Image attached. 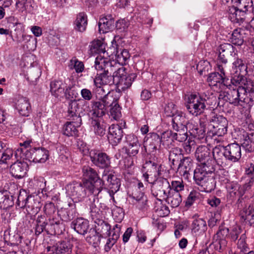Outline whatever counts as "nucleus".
Masks as SVG:
<instances>
[{
	"label": "nucleus",
	"instance_id": "37998d69",
	"mask_svg": "<svg viewBox=\"0 0 254 254\" xmlns=\"http://www.w3.org/2000/svg\"><path fill=\"white\" fill-rule=\"evenodd\" d=\"M236 7L248 14L252 13L254 15V5L252 0H237Z\"/></svg>",
	"mask_w": 254,
	"mask_h": 254
},
{
	"label": "nucleus",
	"instance_id": "9d476101",
	"mask_svg": "<svg viewBox=\"0 0 254 254\" xmlns=\"http://www.w3.org/2000/svg\"><path fill=\"white\" fill-rule=\"evenodd\" d=\"M149 183L152 184V194L159 200H161V198H165L167 193L170 190V185L168 181L161 176Z\"/></svg>",
	"mask_w": 254,
	"mask_h": 254
},
{
	"label": "nucleus",
	"instance_id": "5701e85b",
	"mask_svg": "<svg viewBox=\"0 0 254 254\" xmlns=\"http://www.w3.org/2000/svg\"><path fill=\"white\" fill-rule=\"evenodd\" d=\"M160 136L156 133L148 134L144 139L143 147L146 152L152 153L157 149V145L161 143Z\"/></svg>",
	"mask_w": 254,
	"mask_h": 254
},
{
	"label": "nucleus",
	"instance_id": "864d4df0",
	"mask_svg": "<svg viewBox=\"0 0 254 254\" xmlns=\"http://www.w3.org/2000/svg\"><path fill=\"white\" fill-rule=\"evenodd\" d=\"M115 56L118 63L123 65L129 59L130 54L127 50L120 49L116 50Z\"/></svg>",
	"mask_w": 254,
	"mask_h": 254
},
{
	"label": "nucleus",
	"instance_id": "69168bd1",
	"mask_svg": "<svg viewBox=\"0 0 254 254\" xmlns=\"http://www.w3.org/2000/svg\"><path fill=\"white\" fill-rule=\"evenodd\" d=\"M31 2L32 0H16L15 6L24 10L30 9L33 8Z\"/></svg>",
	"mask_w": 254,
	"mask_h": 254
},
{
	"label": "nucleus",
	"instance_id": "79ce46f5",
	"mask_svg": "<svg viewBox=\"0 0 254 254\" xmlns=\"http://www.w3.org/2000/svg\"><path fill=\"white\" fill-rule=\"evenodd\" d=\"M14 204L12 195L6 190L0 191V208L7 209Z\"/></svg>",
	"mask_w": 254,
	"mask_h": 254
},
{
	"label": "nucleus",
	"instance_id": "a878e982",
	"mask_svg": "<svg viewBox=\"0 0 254 254\" xmlns=\"http://www.w3.org/2000/svg\"><path fill=\"white\" fill-rule=\"evenodd\" d=\"M123 136V129L119 125H112L109 127L108 138L112 145H117L121 141Z\"/></svg>",
	"mask_w": 254,
	"mask_h": 254
},
{
	"label": "nucleus",
	"instance_id": "774afa93",
	"mask_svg": "<svg viewBox=\"0 0 254 254\" xmlns=\"http://www.w3.org/2000/svg\"><path fill=\"white\" fill-rule=\"evenodd\" d=\"M13 151L10 149H6L4 152L0 154V164L7 163V160H9L12 156Z\"/></svg>",
	"mask_w": 254,
	"mask_h": 254
},
{
	"label": "nucleus",
	"instance_id": "13d9d810",
	"mask_svg": "<svg viewBox=\"0 0 254 254\" xmlns=\"http://www.w3.org/2000/svg\"><path fill=\"white\" fill-rule=\"evenodd\" d=\"M191 226L194 232L203 233L207 229L205 221L201 218L194 219L192 223Z\"/></svg>",
	"mask_w": 254,
	"mask_h": 254
},
{
	"label": "nucleus",
	"instance_id": "bf43d9fd",
	"mask_svg": "<svg viewBox=\"0 0 254 254\" xmlns=\"http://www.w3.org/2000/svg\"><path fill=\"white\" fill-rule=\"evenodd\" d=\"M101 236L108 235L110 233V226L104 221H99V223L95 226V229Z\"/></svg>",
	"mask_w": 254,
	"mask_h": 254
},
{
	"label": "nucleus",
	"instance_id": "4d7b16f0",
	"mask_svg": "<svg viewBox=\"0 0 254 254\" xmlns=\"http://www.w3.org/2000/svg\"><path fill=\"white\" fill-rule=\"evenodd\" d=\"M89 47L92 54H104L105 53V46L100 40L93 41L90 43Z\"/></svg>",
	"mask_w": 254,
	"mask_h": 254
},
{
	"label": "nucleus",
	"instance_id": "cd10ccee",
	"mask_svg": "<svg viewBox=\"0 0 254 254\" xmlns=\"http://www.w3.org/2000/svg\"><path fill=\"white\" fill-rule=\"evenodd\" d=\"M101 72L98 73L94 79V84H103L112 85L116 84L117 76L115 73L114 75L107 73L104 71H101Z\"/></svg>",
	"mask_w": 254,
	"mask_h": 254
},
{
	"label": "nucleus",
	"instance_id": "e2e57ef3",
	"mask_svg": "<svg viewBox=\"0 0 254 254\" xmlns=\"http://www.w3.org/2000/svg\"><path fill=\"white\" fill-rule=\"evenodd\" d=\"M90 195L89 196L88 199L86 201L87 204L90 207V209L91 212H96L97 210L96 205L95 204L96 201H98L96 195L98 194L94 193H90Z\"/></svg>",
	"mask_w": 254,
	"mask_h": 254
},
{
	"label": "nucleus",
	"instance_id": "f3484780",
	"mask_svg": "<svg viewBox=\"0 0 254 254\" xmlns=\"http://www.w3.org/2000/svg\"><path fill=\"white\" fill-rule=\"evenodd\" d=\"M110 62L104 58H96L95 61V68L99 71H103L107 73L114 75L118 72L119 68L117 67V64L115 62Z\"/></svg>",
	"mask_w": 254,
	"mask_h": 254
},
{
	"label": "nucleus",
	"instance_id": "a18cd8bd",
	"mask_svg": "<svg viewBox=\"0 0 254 254\" xmlns=\"http://www.w3.org/2000/svg\"><path fill=\"white\" fill-rule=\"evenodd\" d=\"M165 198L172 207H177L179 206L182 200L180 193L174 190H169Z\"/></svg>",
	"mask_w": 254,
	"mask_h": 254
},
{
	"label": "nucleus",
	"instance_id": "b1692460",
	"mask_svg": "<svg viewBox=\"0 0 254 254\" xmlns=\"http://www.w3.org/2000/svg\"><path fill=\"white\" fill-rule=\"evenodd\" d=\"M14 107L15 109L21 116H29L31 108L29 100L23 96H18L15 99Z\"/></svg>",
	"mask_w": 254,
	"mask_h": 254
},
{
	"label": "nucleus",
	"instance_id": "e433bc0d",
	"mask_svg": "<svg viewBox=\"0 0 254 254\" xmlns=\"http://www.w3.org/2000/svg\"><path fill=\"white\" fill-rule=\"evenodd\" d=\"M89 221L82 218H77L75 220L72 222L71 224V228L78 234L85 235L88 232L89 229Z\"/></svg>",
	"mask_w": 254,
	"mask_h": 254
},
{
	"label": "nucleus",
	"instance_id": "de8ad7c7",
	"mask_svg": "<svg viewBox=\"0 0 254 254\" xmlns=\"http://www.w3.org/2000/svg\"><path fill=\"white\" fill-rule=\"evenodd\" d=\"M210 153V150L207 146L201 145L196 148L195 156L197 160L200 163H202L211 158Z\"/></svg>",
	"mask_w": 254,
	"mask_h": 254
},
{
	"label": "nucleus",
	"instance_id": "a19ab883",
	"mask_svg": "<svg viewBox=\"0 0 254 254\" xmlns=\"http://www.w3.org/2000/svg\"><path fill=\"white\" fill-rule=\"evenodd\" d=\"M229 18L234 23H243L245 19V14L244 11L240 10L235 6L230 7L229 11Z\"/></svg>",
	"mask_w": 254,
	"mask_h": 254
},
{
	"label": "nucleus",
	"instance_id": "c756f323",
	"mask_svg": "<svg viewBox=\"0 0 254 254\" xmlns=\"http://www.w3.org/2000/svg\"><path fill=\"white\" fill-rule=\"evenodd\" d=\"M28 168V165L24 161H17L10 166L12 176L18 179L24 177Z\"/></svg>",
	"mask_w": 254,
	"mask_h": 254
},
{
	"label": "nucleus",
	"instance_id": "9b49d317",
	"mask_svg": "<svg viewBox=\"0 0 254 254\" xmlns=\"http://www.w3.org/2000/svg\"><path fill=\"white\" fill-rule=\"evenodd\" d=\"M143 169L145 172L143 174V177L148 183L152 182L158 177H160L163 171L161 165L153 161H147L143 165Z\"/></svg>",
	"mask_w": 254,
	"mask_h": 254
},
{
	"label": "nucleus",
	"instance_id": "0eeeda50",
	"mask_svg": "<svg viewBox=\"0 0 254 254\" xmlns=\"http://www.w3.org/2000/svg\"><path fill=\"white\" fill-rule=\"evenodd\" d=\"M16 203L20 208H25L28 212L37 213L41 207L39 198L28 194L25 190L20 191Z\"/></svg>",
	"mask_w": 254,
	"mask_h": 254
},
{
	"label": "nucleus",
	"instance_id": "58836bf2",
	"mask_svg": "<svg viewBox=\"0 0 254 254\" xmlns=\"http://www.w3.org/2000/svg\"><path fill=\"white\" fill-rule=\"evenodd\" d=\"M131 197L135 201L133 202L134 204L139 209L144 208L147 202V197L144 195V192H142V190L135 189L131 195Z\"/></svg>",
	"mask_w": 254,
	"mask_h": 254
},
{
	"label": "nucleus",
	"instance_id": "f03ea898",
	"mask_svg": "<svg viewBox=\"0 0 254 254\" xmlns=\"http://www.w3.org/2000/svg\"><path fill=\"white\" fill-rule=\"evenodd\" d=\"M216 101V97L212 93H192L188 96L186 107L190 114L197 116L203 113L206 106L213 105Z\"/></svg>",
	"mask_w": 254,
	"mask_h": 254
},
{
	"label": "nucleus",
	"instance_id": "6e6d98bb",
	"mask_svg": "<svg viewBox=\"0 0 254 254\" xmlns=\"http://www.w3.org/2000/svg\"><path fill=\"white\" fill-rule=\"evenodd\" d=\"M242 33H244L243 31L238 29V28L233 31L231 38L233 44L241 46L243 44L245 41V36H243Z\"/></svg>",
	"mask_w": 254,
	"mask_h": 254
},
{
	"label": "nucleus",
	"instance_id": "4be33fe9",
	"mask_svg": "<svg viewBox=\"0 0 254 254\" xmlns=\"http://www.w3.org/2000/svg\"><path fill=\"white\" fill-rule=\"evenodd\" d=\"M80 112L78 101L76 99L70 100L67 105V117L68 119L76 120L77 125H79L82 121Z\"/></svg>",
	"mask_w": 254,
	"mask_h": 254
},
{
	"label": "nucleus",
	"instance_id": "2f4dec72",
	"mask_svg": "<svg viewBox=\"0 0 254 254\" xmlns=\"http://www.w3.org/2000/svg\"><path fill=\"white\" fill-rule=\"evenodd\" d=\"M215 163H216V161L214 157L213 159L211 158L203 162L200 163L199 167L194 170L193 174H197L199 173L206 175L214 174V164Z\"/></svg>",
	"mask_w": 254,
	"mask_h": 254
},
{
	"label": "nucleus",
	"instance_id": "0e129e2a",
	"mask_svg": "<svg viewBox=\"0 0 254 254\" xmlns=\"http://www.w3.org/2000/svg\"><path fill=\"white\" fill-rule=\"evenodd\" d=\"M177 131L182 132V134H178L176 132H173V141L176 140L179 142H183L186 141L188 138L187 132L188 130H175Z\"/></svg>",
	"mask_w": 254,
	"mask_h": 254
},
{
	"label": "nucleus",
	"instance_id": "ddd939ff",
	"mask_svg": "<svg viewBox=\"0 0 254 254\" xmlns=\"http://www.w3.org/2000/svg\"><path fill=\"white\" fill-rule=\"evenodd\" d=\"M91 161L94 165L101 169L108 168L111 165V158L106 153L100 150H91L89 152Z\"/></svg>",
	"mask_w": 254,
	"mask_h": 254
},
{
	"label": "nucleus",
	"instance_id": "393cba45",
	"mask_svg": "<svg viewBox=\"0 0 254 254\" xmlns=\"http://www.w3.org/2000/svg\"><path fill=\"white\" fill-rule=\"evenodd\" d=\"M228 191L227 198L232 202L236 200L238 197L243 196L245 193V190L236 182H232L226 187Z\"/></svg>",
	"mask_w": 254,
	"mask_h": 254
},
{
	"label": "nucleus",
	"instance_id": "f704fd0d",
	"mask_svg": "<svg viewBox=\"0 0 254 254\" xmlns=\"http://www.w3.org/2000/svg\"><path fill=\"white\" fill-rule=\"evenodd\" d=\"M63 221L62 219H49V224L47 225L46 233L52 235L61 234L64 227Z\"/></svg>",
	"mask_w": 254,
	"mask_h": 254
},
{
	"label": "nucleus",
	"instance_id": "7ed1b4c3",
	"mask_svg": "<svg viewBox=\"0 0 254 254\" xmlns=\"http://www.w3.org/2000/svg\"><path fill=\"white\" fill-rule=\"evenodd\" d=\"M16 158L20 157L23 160L35 163H44L48 158V151L44 148L38 147L26 149L18 148L15 151Z\"/></svg>",
	"mask_w": 254,
	"mask_h": 254
},
{
	"label": "nucleus",
	"instance_id": "c9c22d12",
	"mask_svg": "<svg viewBox=\"0 0 254 254\" xmlns=\"http://www.w3.org/2000/svg\"><path fill=\"white\" fill-rule=\"evenodd\" d=\"M210 86H217L218 84L226 87L228 83V78L225 74H222L218 72H214L210 73L207 79Z\"/></svg>",
	"mask_w": 254,
	"mask_h": 254
},
{
	"label": "nucleus",
	"instance_id": "aec40b11",
	"mask_svg": "<svg viewBox=\"0 0 254 254\" xmlns=\"http://www.w3.org/2000/svg\"><path fill=\"white\" fill-rule=\"evenodd\" d=\"M95 87L93 88V93L95 94L96 98L99 99V101L93 103V111L99 110L100 107L98 106V104L104 105L103 102H104L107 96H113L110 94L109 89L103 86V84H94Z\"/></svg>",
	"mask_w": 254,
	"mask_h": 254
},
{
	"label": "nucleus",
	"instance_id": "49530a36",
	"mask_svg": "<svg viewBox=\"0 0 254 254\" xmlns=\"http://www.w3.org/2000/svg\"><path fill=\"white\" fill-rule=\"evenodd\" d=\"M240 216L244 223L252 225L254 223V208L250 205L248 208H244Z\"/></svg>",
	"mask_w": 254,
	"mask_h": 254
},
{
	"label": "nucleus",
	"instance_id": "20e7f679",
	"mask_svg": "<svg viewBox=\"0 0 254 254\" xmlns=\"http://www.w3.org/2000/svg\"><path fill=\"white\" fill-rule=\"evenodd\" d=\"M103 103L104 105L98 104L100 108L99 110L94 111V114L98 117H102L109 113L110 116L115 120H118L121 117V107L119 104L118 99L114 96H107Z\"/></svg>",
	"mask_w": 254,
	"mask_h": 254
},
{
	"label": "nucleus",
	"instance_id": "09e8293b",
	"mask_svg": "<svg viewBox=\"0 0 254 254\" xmlns=\"http://www.w3.org/2000/svg\"><path fill=\"white\" fill-rule=\"evenodd\" d=\"M36 224L35 227V234L38 236L42 232H46L47 228V225L49 222L45 215L38 216L36 220Z\"/></svg>",
	"mask_w": 254,
	"mask_h": 254
},
{
	"label": "nucleus",
	"instance_id": "c85d7f7f",
	"mask_svg": "<svg viewBox=\"0 0 254 254\" xmlns=\"http://www.w3.org/2000/svg\"><path fill=\"white\" fill-rule=\"evenodd\" d=\"M193 160L189 157L183 158L176 168L177 173L185 178H188V175L193 168Z\"/></svg>",
	"mask_w": 254,
	"mask_h": 254
},
{
	"label": "nucleus",
	"instance_id": "2eb2a0df",
	"mask_svg": "<svg viewBox=\"0 0 254 254\" xmlns=\"http://www.w3.org/2000/svg\"><path fill=\"white\" fill-rule=\"evenodd\" d=\"M205 126L204 123H203L201 120L199 125L194 121L190 120L187 127L188 132L192 137L199 140L203 139L205 140L206 134Z\"/></svg>",
	"mask_w": 254,
	"mask_h": 254
},
{
	"label": "nucleus",
	"instance_id": "1a4fd4ad",
	"mask_svg": "<svg viewBox=\"0 0 254 254\" xmlns=\"http://www.w3.org/2000/svg\"><path fill=\"white\" fill-rule=\"evenodd\" d=\"M83 176L85 181L83 182L89 183L91 185L90 189L92 193L99 194L104 185L103 181L100 179L95 170L89 166H84L82 168Z\"/></svg>",
	"mask_w": 254,
	"mask_h": 254
},
{
	"label": "nucleus",
	"instance_id": "5fc2aeb1",
	"mask_svg": "<svg viewBox=\"0 0 254 254\" xmlns=\"http://www.w3.org/2000/svg\"><path fill=\"white\" fill-rule=\"evenodd\" d=\"M89 234V236L86 237L87 242L95 246L100 243L102 236L95 229H90Z\"/></svg>",
	"mask_w": 254,
	"mask_h": 254
},
{
	"label": "nucleus",
	"instance_id": "4c0bfd02",
	"mask_svg": "<svg viewBox=\"0 0 254 254\" xmlns=\"http://www.w3.org/2000/svg\"><path fill=\"white\" fill-rule=\"evenodd\" d=\"M115 20L111 15H108L100 19L98 22L99 31L100 33H107L114 27Z\"/></svg>",
	"mask_w": 254,
	"mask_h": 254
},
{
	"label": "nucleus",
	"instance_id": "603ef678",
	"mask_svg": "<svg viewBox=\"0 0 254 254\" xmlns=\"http://www.w3.org/2000/svg\"><path fill=\"white\" fill-rule=\"evenodd\" d=\"M50 91L53 95L58 97L64 93V84L62 80H54L51 82Z\"/></svg>",
	"mask_w": 254,
	"mask_h": 254
},
{
	"label": "nucleus",
	"instance_id": "c03bdc74",
	"mask_svg": "<svg viewBox=\"0 0 254 254\" xmlns=\"http://www.w3.org/2000/svg\"><path fill=\"white\" fill-rule=\"evenodd\" d=\"M245 74H239L238 73L234 72L232 74V78L230 80L228 78V83L226 87H238L239 86H245L246 78L245 77Z\"/></svg>",
	"mask_w": 254,
	"mask_h": 254
},
{
	"label": "nucleus",
	"instance_id": "473e14b6",
	"mask_svg": "<svg viewBox=\"0 0 254 254\" xmlns=\"http://www.w3.org/2000/svg\"><path fill=\"white\" fill-rule=\"evenodd\" d=\"M76 210L74 203H69L67 208H62L58 211V215L62 221L68 222L76 216Z\"/></svg>",
	"mask_w": 254,
	"mask_h": 254
},
{
	"label": "nucleus",
	"instance_id": "6e6552de",
	"mask_svg": "<svg viewBox=\"0 0 254 254\" xmlns=\"http://www.w3.org/2000/svg\"><path fill=\"white\" fill-rule=\"evenodd\" d=\"M91 185L89 183L83 182L73 183L66 185L65 189L68 195L72 197L74 202L81 201L86 195V190H88L90 193H92V190L90 187Z\"/></svg>",
	"mask_w": 254,
	"mask_h": 254
},
{
	"label": "nucleus",
	"instance_id": "680f3d73",
	"mask_svg": "<svg viewBox=\"0 0 254 254\" xmlns=\"http://www.w3.org/2000/svg\"><path fill=\"white\" fill-rule=\"evenodd\" d=\"M227 241L226 240H219L217 239H214L211 244L212 246L214 249L219 252H223L224 251L227 247Z\"/></svg>",
	"mask_w": 254,
	"mask_h": 254
},
{
	"label": "nucleus",
	"instance_id": "ea45409f",
	"mask_svg": "<svg viewBox=\"0 0 254 254\" xmlns=\"http://www.w3.org/2000/svg\"><path fill=\"white\" fill-rule=\"evenodd\" d=\"M71 121L66 122L63 127V134L67 136H76L78 131L77 128L82 124V121L78 125L76 124V120H70Z\"/></svg>",
	"mask_w": 254,
	"mask_h": 254
},
{
	"label": "nucleus",
	"instance_id": "72a5a7b5",
	"mask_svg": "<svg viewBox=\"0 0 254 254\" xmlns=\"http://www.w3.org/2000/svg\"><path fill=\"white\" fill-rule=\"evenodd\" d=\"M93 115L96 117L95 119L92 118L91 122V126L93 127L94 132L96 135L103 136L105 134L108 125L101 118L102 117H98L93 113Z\"/></svg>",
	"mask_w": 254,
	"mask_h": 254
},
{
	"label": "nucleus",
	"instance_id": "a211bd4d",
	"mask_svg": "<svg viewBox=\"0 0 254 254\" xmlns=\"http://www.w3.org/2000/svg\"><path fill=\"white\" fill-rule=\"evenodd\" d=\"M242 145L246 151H254V124H249L247 130L241 138Z\"/></svg>",
	"mask_w": 254,
	"mask_h": 254
},
{
	"label": "nucleus",
	"instance_id": "dca6fc26",
	"mask_svg": "<svg viewBox=\"0 0 254 254\" xmlns=\"http://www.w3.org/2000/svg\"><path fill=\"white\" fill-rule=\"evenodd\" d=\"M219 60L223 64H226L228 60L237 56V51L235 47L230 43H223L218 48Z\"/></svg>",
	"mask_w": 254,
	"mask_h": 254
},
{
	"label": "nucleus",
	"instance_id": "3c124183",
	"mask_svg": "<svg viewBox=\"0 0 254 254\" xmlns=\"http://www.w3.org/2000/svg\"><path fill=\"white\" fill-rule=\"evenodd\" d=\"M232 68L234 72L238 73L239 74L246 75L248 73V67L246 62L238 57L233 62Z\"/></svg>",
	"mask_w": 254,
	"mask_h": 254
},
{
	"label": "nucleus",
	"instance_id": "bb28decb",
	"mask_svg": "<svg viewBox=\"0 0 254 254\" xmlns=\"http://www.w3.org/2000/svg\"><path fill=\"white\" fill-rule=\"evenodd\" d=\"M189 123L185 115L182 112H177L172 119V125L174 130H188L187 126Z\"/></svg>",
	"mask_w": 254,
	"mask_h": 254
},
{
	"label": "nucleus",
	"instance_id": "338daca9",
	"mask_svg": "<svg viewBox=\"0 0 254 254\" xmlns=\"http://www.w3.org/2000/svg\"><path fill=\"white\" fill-rule=\"evenodd\" d=\"M184 190V185L182 180L179 181H173L170 185V190H174L176 192Z\"/></svg>",
	"mask_w": 254,
	"mask_h": 254
},
{
	"label": "nucleus",
	"instance_id": "7c9ffc66",
	"mask_svg": "<svg viewBox=\"0 0 254 254\" xmlns=\"http://www.w3.org/2000/svg\"><path fill=\"white\" fill-rule=\"evenodd\" d=\"M183 154L182 148L175 147L171 148L169 152V160L171 167L173 170H176L179 164L183 160Z\"/></svg>",
	"mask_w": 254,
	"mask_h": 254
},
{
	"label": "nucleus",
	"instance_id": "052dcab7",
	"mask_svg": "<svg viewBox=\"0 0 254 254\" xmlns=\"http://www.w3.org/2000/svg\"><path fill=\"white\" fill-rule=\"evenodd\" d=\"M246 236L245 234H242L238 240L237 243V248L240 250V253L242 254H246L249 251V248L246 242Z\"/></svg>",
	"mask_w": 254,
	"mask_h": 254
},
{
	"label": "nucleus",
	"instance_id": "423d86ee",
	"mask_svg": "<svg viewBox=\"0 0 254 254\" xmlns=\"http://www.w3.org/2000/svg\"><path fill=\"white\" fill-rule=\"evenodd\" d=\"M227 87L228 90L223 93L226 97L227 102L236 106H243V103L248 102V99H246L248 90L247 87L239 86L238 87Z\"/></svg>",
	"mask_w": 254,
	"mask_h": 254
},
{
	"label": "nucleus",
	"instance_id": "412c9836",
	"mask_svg": "<svg viewBox=\"0 0 254 254\" xmlns=\"http://www.w3.org/2000/svg\"><path fill=\"white\" fill-rule=\"evenodd\" d=\"M72 245L68 241L59 242L53 246L47 248V251L49 254H71Z\"/></svg>",
	"mask_w": 254,
	"mask_h": 254
},
{
	"label": "nucleus",
	"instance_id": "8fccbe9b",
	"mask_svg": "<svg viewBox=\"0 0 254 254\" xmlns=\"http://www.w3.org/2000/svg\"><path fill=\"white\" fill-rule=\"evenodd\" d=\"M74 29L79 32H83L86 28L87 19L86 15L84 13H79L74 21Z\"/></svg>",
	"mask_w": 254,
	"mask_h": 254
},
{
	"label": "nucleus",
	"instance_id": "f8f14e48",
	"mask_svg": "<svg viewBox=\"0 0 254 254\" xmlns=\"http://www.w3.org/2000/svg\"><path fill=\"white\" fill-rule=\"evenodd\" d=\"M195 183L200 186L201 191L210 192L214 190L216 186L214 174L204 175L200 173L193 174Z\"/></svg>",
	"mask_w": 254,
	"mask_h": 254
},
{
	"label": "nucleus",
	"instance_id": "6ab92c4d",
	"mask_svg": "<svg viewBox=\"0 0 254 254\" xmlns=\"http://www.w3.org/2000/svg\"><path fill=\"white\" fill-rule=\"evenodd\" d=\"M114 172L113 171H104L102 179L106 180L108 183V187L110 189L109 194L110 196L114 200V194L115 192L119 190L120 186V180L115 175Z\"/></svg>",
	"mask_w": 254,
	"mask_h": 254
},
{
	"label": "nucleus",
	"instance_id": "4468645a",
	"mask_svg": "<svg viewBox=\"0 0 254 254\" xmlns=\"http://www.w3.org/2000/svg\"><path fill=\"white\" fill-rule=\"evenodd\" d=\"M116 75L117 76V78H118L116 80V85L123 90H125L130 87L132 82L136 77V74L134 73L127 74L126 68L124 67L119 68L118 72Z\"/></svg>",
	"mask_w": 254,
	"mask_h": 254
},
{
	"label": "nucleus",
	"instance_id": "39448f33",
	"mask_svg": "<svg viewBox=\"0 0 254 254\" xmlns=\"http://www.w3.org/2000/svg\"><path fill=\"white\" fill-rule=\"evenodd\" d=\"M228 121L223 116L214 115L209 120L207 134L209 136H222L227 131Z\"/></svg>",
	"mask_w": 254,
	"mask_h": 254
},
{
	"label": "nucleus",
	"instance_id": "f257e3e1",
	"mask_svg": "<svg viewBox=\"0 0 254 254\" xmlns=\"http://www.w3.org/2000/svg\"><path fill=\"white\" fill-rule=\"evenodd\" d=\"M213 156L216 163L222 168L228 166L227 161L235 163L241 158V148L237 143H230L224 146L217 145L213 149Z\"/></svg>",
	"mask_w": 254,
	"mask_h": 254
}]
</instances>
